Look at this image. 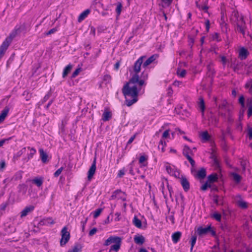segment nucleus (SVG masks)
<instances>
[{"label":"nucleus","instance_id":"obj_36","mask_svg":"<svg viewBox=\"0 0 252 252\" xmlns=\"http://www.w3.org/2000/svg\"><path fill=\"white\" fill-rule=\"evenodd\" d=\"M227 102L225 100H223L221 103L219 105L218 108L220 110L225 109L226 108Z\"/></svg>","mask_w":252,"mask_h":252},{"label":"nucleus","instance_id":"obj_24","mask_svg":"<svg viewBox=\"0 0 252 252\" xmlns=\"http://www.w3.org/2000/svg\"><path fill=\"white\" fill-rule=\"evenodd\" d=\"M32 183L36 185L37 187H40L43 183V180L42 177H36L32 180Z\"/></svg>","mask_w":252,"mask_h":252},{"label":"nucleus","instance_id":"obj_29","mask_svg":"<svg viewBox=\"0 0 252 252\" xmlns=\"http://www.w3.org/2000/svg\"><path fill=\"white\" fill-rule=\"evenodd\" d=\"M122 195L121 197L123 201H125L126 200V197L124 193L121 190H116L114 192V194L112 195V198H113L114 196L117 197V195Z\"/></svg>","mask_w":252,"mask_h":252},{"label":"nucleus","instance_id":"obj_3","mask_svg":"<svg viewBox=\"0 0 252 252\" xmlns=\"http://www.w3.org/2000/svg\"><path fill=\"white\" fill-rule=\"evenodd\" d=\"M15 34H10V35L5 38L0 46V60L4 56L6 51L10 45L13 38L15 37Z\"/></svg>","mask_w":252,"mask_h":252},{"label":"nucleus","instance_id":"obj_22","mask_svg":"<svg viewBox=\"0 0 252 252\" xmlns=\"http://www.w3.org/2000/svg\"><path fill=\"white\" fill-rule=\"evenodd\" d=\"M9 112V108L7 107H5L4 109L1 111L0 114V123L2 122L7 116Z\"/></svg>","mask_w":252,"mask_h":252},{"label":"nucleus","instance_id":"obj_41","mask_svg":"<svg viewBox=\"0 0 252 252\" xmlns=\"http://www.w3.org/2000/svg\"><path fill=\"white\" fill-rule=\"evenodd\" d=\"M170 130L167 129L162 134V139H166L169 137L170 134H169Z\"/></svg>","mask_w":252,"mask_h":252},{"label":"nucleus","instance_id":"obj_44","mask_svg":"<svg viewBox=\"0 0 252 252\" xmlns=\"http://www.w3.org/2000/svg\"><path fill=\"white\" fill-rule=\"evenodd\" d=\"M126 170L125 168L120 170L118 173V177L119 178L122 177L125 174Z\"/></svg>","mask_w":252,"mask_h":252},{"label":"nucleus","instance_id":"obj_51","mask_svg":"<svg viewBox=\"0 0 252 252\" xmlns=\"http://www.w3.org/2000/svg\"><path fill=\"white\" fill-rule=\"evenodd\" d=\"M97 231V229L96 228H95V227L93 228L89 231V236H92L94 235V234H95Z\"/></svg>","mask_w":252,"mask_h":252},{"label":"nucleus","instance_id":"obj_57","mask_svg":"<svg viewBox=\"0 0 252 252\" xmlns=\"http://www.w3.org/2000/svg\"><path fill=\"white\" fill-rule=\"evenodd\" d=\"M248 135L250 139H252V128L248 129Z\"/></svg>","mask_w":252,"mask_h":252},{"label":"nucleus","instance_id":"obj_28","mask_svg":"<svg viewBox=\"0 0 252 252\" xmlns=\"http://www.w3.org/2000/svg\"><path fill=\"white\" fill-rule=\"evenodd\" d=\"M206 175V170L204 168H202L199 170L196 174V177L199 179H203L205 178Z\"/></svg>","mask_w":252,"mask_h":252},{"label":"nucleus","instance_id":"obj_43","mask_svg":"<svg viewBox=\"0 0 252 252\" xmlns=\"http://www.w3.org/2000/svg\"><path fill=\"white\" fill-rule=\"evenodd\" d=\"M64 168L63 167H61L59 169H58L54 174V176L55 177H58L62 173Z\"/></svg>","mask_w":252,"mask_h":252},{"label":"nucleus","instance_id":"obj_52","mask_svg":"<svg viewBox=\"0 0 252 252\" xmlns=\"http://www.w3.org/2000/svg\"><path fill=\"white\" fill-rule=\"evenodd\" d=\"M196 241V236H192L191 238V246H192V247H193L194 245L195 244Z\"/></svg>","mask_w":252,"mask_h":252},{"label":"nucleus","instance_id":"obj_14","mask_svg":"<svg viewBox=\"0 0 252 252\" xmlns=\"http://www.w3.org/2000/svg\"><path fill=\"white\" fill-rule=\"evenodd\" d=\"M55 223L54 220L51 218H45L39 222L41 225H49Z\"/></svg>","mask_w":252,"mask_h":252},{"label":"nucleus","instance_id":"obj_54","mask_svg":"<svg viewBox=\"0 0 252 252\" xmlns=\"http://www.w3.org/2000/svg\"><path fill=\"white\" fill-rule=\"evenodd\" d=\"M205 27H206V31L207 32H208L209 30V29H210V21H209V20H206L205 21Z\"/></svg>","mask_w":252,"mask_h":252},{"label":"nucleus","instance_id":"obj_4","mask_svg":"<svg viewBox=\"0 0 252 252\" xmlns=\"http://www.w3.org/2000/svg\"><path fill=\"white\" fill-rule=\"evenodd\" d=\"M61 239L60 240V245L63 247L66 245V244L69 241L70 235L69 232L68 231V228L67 226H64L61 230Z\"/></svg>","mask_w":252,"mask_h":252},{"label":"nucleus","instance_id":"obj_9","mask_svg":"<svg viewBox=\"0 0 252 252\" xmlns=\"http://www.w3.org/2000/svg\"><path fill=\"white\" fill-rule=\"evenodd\" d=\"M234 201L236 204L240 208L242 209H246L248 207V204L246 202L243 200L241 196L237 195L234 198Z\"/></svg>","mask_w":252,"mask_h":252},{"label":"nucleus","instance_id":"obj_2","mask_svg":"<svg viewBox=\"0 0 252 252\" xmlns=\"http://www.w3.org/2000/svg\"><path fill=\"white\" fill-rule=\"evenodd\" d=\"M121 243L122 239L120 237L111 236L105 240L104 246H107L113 244L111 246L110 252H117L120 248Z\"/></svg>","mask_w":252,"mask_h":252},{"label":"nucleus","instance_id":"obj_6","mask_svg":"<svg viewBox=\"0 0 252 252\" xmlns=\"http://www.w3.org/2000/svg\"><path fill=\"white\" fill-rule=\"evenodd\" d=\"M183 155L187 158L192 167L195 165V161L191 158L193 152L188 146H185L183 151Z\"/></svg>","mask_w":252,"mask_h":252},{"label":"nucleus","instance_id":"obj_60","mask_svg":"<svg viewBox=\"0 0 252 252\" xmlns=\"http://www.w3.org/2000/svg\"><path fill=\"white\" fill-rule=\"evenodd\" d=\"M11 139V138L10 137L9 139H2L1 141H0V147H2L6 141L8 140L9 139Z\"/></svg>","mask_w":252,"mask_h":252},{"label":"nucleus","instance_id":"obj_25","mask_svg":"<svg viewBox=\"0 0 252 252\" xmlns=\"http://www.w3.org/2000/svg\"><path fill=\"white\" fill-rule=\"evenodd\" d=\"M132 223L135 226L138 228H141L142 227L141 221L136 216H135L133 219Z\"/></svg>","mask_w":252,"mask_h":252},{"label":"nucleus","instance_id":"obj_47","mask_svg":"<svg viewBox=\"0 0 252 252\" xmlns=\"http://www.w3.org/2000/svg\"><path fill=\"white\" fill-rule=\"evenodd\" d=\"M147 159H148V157L147 156H144V155L141 156L139 158V162L140 163H143L144 161L147 160Z\"/></svg>","mask_w":252,"mask_h":252},{"label":"nucleus","instance_id":"obj_23","mask_svg":"<svg viewBox=\"0 0 252 252\" xmlns=\"http://www.w3.org/2000/svg\"><path fill=\"white\" fill-rule=\"evenodd\" d=\"M247 103L248 107V116L250 117L252 115V99H247Z\"/></svg>","mask_w":252,"mask_h":252},{"label":"nucleus","instance_id":"obj_37","mask_svg":"<svg viewBox=\"0 0 252 252\" xmlns=\"http://www.w3.org/2000/svg\"><path fill=\"white\" fill-rule=\"evenodd\" d=\"M18 189L19 191H23V194H25L26 192V186L24 184H21L18 186Z\"/></svg>","mask_w":252,"mask_h":252},{"label":"nucleus","instance_id":"obj_17","mask_svg":"<svg viewBox=\"0 0 252 252\" xmlns=\"http://www.w3.org/2000/svg\"><path fill=\"white\" fill-rule=\"evenodd\" d=\"M82 249V246L80 244H77L69 249L67 252H81Z\"/></svg>","mask_w":252,"mask_h":252},{"label":"nucleus","instance_id":"obj_62","mask_svg":"<svg viewBox=\"0 0 252 252\" xmlns=\"http://www.w3.org/2000/svg\"><path fill=\"white\" fill-rule=\"evenodd\" d=\"M135 138V135H134L133 136H131L129 139L128 140L127 143V144H131L133 141V140H134Z\"/></svg>","mask_w":252,"mask_h":252},{"label":"nucleus","instance_id":"obj_59","mask_svg":"<svg viewBox=\"0 0 252 252\" xmlns=\"http://www.w3.org/2000/svg\"><path fill=\"white\" fill-rule=\"evenodd\" d=\"M5 162L4 160H1L0 161V168L3 169L5 167Z\"/></svg>","mask_w":252,"mask_h":252},{"label":"nucleus","instance_id":"obj_18","mask_svg":"<svg viewBox=\"0 0 252 252\" xmlns=\"http://www.w3.org/2000/svg\"><path fill=\"white\" fill-rule=\"evenodd\" d=\"M134 241L137 244L142 245L145 242V238L142 235H135Z\"/></svg>","mask_w":252,"mask_h":252},{"label":"nucleus","instance_id":"obj_48","mask_svg":"<svg viewBox=\"0 0 252 252\" xmlns=\"http://www.w3.org/2000/svg\"><path fill=\"white\" fill-rule=\"evenodd\" d=\"M101 211H102L101 209H97L96 210H95L94 213V218H96L97 217H98L100 215Z\"/></svg>","mask_w":252,"mask_h":252},{"label":"nucleus","instance_id":"obj_34","mask_svg":"<svg viewBox=\"0 0 252 252\" xmlns=\"http://www.w3.org/2000/svg\"><path fill=\"white\" fill-rule=\"evenodd\" d=\"M245 88L249 90V93L252 94V80H250L246 83Z\"/></svg>","mask_w":252,"mask_h":252},{"label":"nucleus","instance_id":"obj_27","mask_svg":"<svg viewBox=\"0 0 252 252\" xmlns=\"http://www.w3.org/2000/svg\"><path fill=\"white\" fill-rule=\"evenodd\" d=\"M200 136L202 140L207 141L209 140L210 136L207 131L202 132L200 133Z\"/></svg>","mask_w":252,"mask_h":252},{"label":"nucleus","instance_id":"obj_16","mask_svg":"<svg viewBox=\"0 0 252 252\" xmlns=\"http://www.w3.org/2000/svg\"><path fill=\"white\" fill-rule=\"evenodd\" d=\"M158 58V55L156 54L153 55L149 57L143 64V67H146L151 63H152Z\"/></svg>","mask_w":252,"mask_h":252},{"label":"nucleus","instance_id":"obj_21","mask_svg":"<svg viewBox=\"0 0 252 252\" xmlns=\"http://www.w3.org/2000/svg\"><path fill=\"white\" fill-rule=\"evenodd\" d=\"M40 157L43 163H46L47 161L48 155L46 152L44 151L42 149H40L39 150Z\"/></svg>","mask_w":252,"mask_h":252},{"label":"nucleus","instance_id":"obj_61","mask_svg":"<svg viewBox=\"0 0 252 252\" xmlns=\"http://www.w3.org/2000/svg\"><path fill=\"white\" fill-rule=\"evenodd\" d=\"M26 94H27V96L26 97V100H27V101H28V100H30V99L31 97V94H30L29 95H28V94H29V93H28V92H27V91H25V92L23 93V95H26Z\"/></svg>","mask_w":252,"mask_h":252},{"label":"nucleus","instance_id":"obj_7","mask_svg":"<svg viewBox=\"0 0 252 252\" xmlns=\"http://www.w3.org/2000/svg\"><path fill=\"white\" fill-rule=\"evenodd\" d=\"M209 232H210L213 236H215L216 235L215 232L212 230L211 225L207 226L205 227L200 226L198 227L197 229V233L199 236L206 235Z\"/></svg>","mask_w":252,"mask_h":252},{"label":"nucleus","instance_id":"obj_12","mask_svg":"<svg viewBox=\"0 0 252 252\" xmlns=\"http://www.w3.org/2000/svg\"><path fill=\"white\" fill-rule=\"evenodd\" d=\"M180 183L181 184L185 191H187L189 190L190 185L189 182L188 181L186 178L184 177H182L180 179Z\"/></svg>","mask_w":252,"mask_h":252},{"label":"nucleus","instance_id":"obj_49","mask_svg":"<svg viewBox=\"0 0 252 252\" xmlns=\"http://www.w3.org/2000/svg\"><path fill=\"white\" fill-rule=\"evenodd\" d=\"M102 0H94V4L97 5L99 7H102L103 4L101 3Z\"/></svg>","mask_w":252,"mask_h":252},{"label":"nucleus","instance_id":"obj_32","mask_svg":"<svg viewBox=\"0 0 252 252\" xmlns=\"http://www.w3.org/2000/svg\"><path fill=\"white\" fill-rule=\"evenodd\" d=\"M218 180V175L216 174L210 175L208 177V180L210 183H213L217 181Z\"/></svg>","mask_w":252,"mask_h":252},{"label":"nucleus","instance_id":"obj_63","mask_svg":"<svg viewBox=\"0 0 252 252\" xmlns=\"http://www.w3.org/2000/svg\"><path fill=\"white\" fill-rule=\"evenodd\" d=\"M90 33L92 34L93 36H94L95 34V30L94 27H91L90 29Z\"/></svg>","mask_w":252,"mask_h":252},{"label":"nucleus","instance_id":"obj_20","mask_svg":"<svg viewBox=\"0 0 252 252\" xmlns=\"http://www.w3.org/2000/svg\"><path fill=\"white\" fill-rule=\"evenodd\" d=\"M91 11L90 9H87L86 10H85V11H84L83 12H82L79 17H78V21L79 22H81L82 21H83V20H84L87 16L89 14V13H90Z\"/></svg>","mask_w":252,"mask_h":252},{"label":"nucleus","instance_id":"obj_64","mask_svg":"<svg viewBox=\"0 0 252 252\" xmlns=\"http://www.w3.org/2000/svg\"><path fill=\"white\" fill-rule=\"evenodd\" d=\"M111 79V77L110 76V75H105L104 76V78H103V79L105 81H110Z\"/></svg>","mask_w":252,"mask_h":252},{"label":"nucleus","instance_id":"obj_15","mask_svg":"<svg viewBox=\"0 0 252 252\" xmlns=\"http://www.w3.org/2000/svg\"><path fill=\"white\" fill-rule=\"evenodd\" d=\"M165 167L167 172L171 175L175 177H177L179 175V172L172 168L170 165H166Z\"/></svg>","mask_w":252,"mask_h":252},{"label":"nucleus","instance_id":"obj_33","mask_svg":"<svg viewBox=\"0 0 252 252\" xmlns=\"http://www.w3.org/2000/svg\"><path fill=\"white\" fill-rule=\"evenodd\" d=\"M111 117V114L109 111H105L102 115V120L104 121H107Z\"/></svg>","mask_w":252,"mask_h":252},{"label":"nucleus","instance_id":"obj_56","mask_svg":"<svg viewBox=\"0 0 252 252\" xmlns=\"http://www.w3.org/2000/svg\"><path fill=\"white\" fill-rule=\"evenodd\" d=\"M221 62H222L223 65L224 66L227 62V59L224 56H221Z\"/></svg>","mask_w":252,"mask_h":252},{"label":"nucleus","instance_id":"obj_40","mask_svg":"<svg viewBox=\"0 0 252 252\" xmlns=\"http://www.w3.org/2000/svg\"><path fill=\"white\" fill-rule=\"evenodd\" d=\"M196 6L201 10H204L205 12H207L208 9V7L206 5H200L196 2Z\"/></svg>","mask_w":252,"mask_h":252},{"label":"nucleus","instance_id":"obj_11","mask_svg":"<svg viewBox=\"0 0 252 252\" xmlns=\"http://www.w3.org/2000/svg\"><path fill=\"white\" fill-rule=\"evenodd\" d=\"M34 209V206L33 205H29L26 206L21 212L20 217L23 218L27 216Z\"/></svg>","mask_w":252,"mask_h":252},{"label":"nucleus","instance_id":"obj_39","mask_svg":"<svg viewBox=\"0 0 252 252\" xmlns=\"http://www.w3.org/2000/svg\"><path fill=\"white\" fill-rule=\"evenodd\" d=\"M213 218L215 219L218 221H220L221 220V215L218 213H215L213 215Z\"/></svg>","mask_w":252,"mask_h":252},{"label":"nucleus","instance_id":"obj_42","mask_svg":"<svg viewBox=\"0 0 252 252\" xmlns=\"http://www.w3.org/2000/svg\"><path fill=\"white\" fill-rule=\"evenodd\" d=\"M186 73H187L186 70L185 69H182L181 70L177 71L178 75L181 77H185L186 74Z\"/></svg>","mask_w":252,"mask_h":252},{"label":"nucleus","instance_id":"obj_53","mask_svg":"<svg viewBox=\"0 0 252 252\" xmlns=\"http://www.w3.org/2000/svg\"><path fill=\"white\" fill-rule=\"evenodd\" d=\"M208 187H210V185H208V183H206L201 186V189L202 190H206Z\"/></svg>","mask_w":252,"mask_h":252},{"label":"nucleus","instance_id":"obj_35","mask_svg":"<svg viewBox=\"0 0 252 252\" xmlns=\"http://www.w3.org/2000/svg\"><path fill=\"white\" fill-rule=\"evenodd\" d=\"M28 149L30 150V153L28 154V159L32 158L33 155L36 153V150L34 148H31L30 147H28Z\"/></svg>","mask_w":252,"mask_h":252},{"label":"nucleus","instance_id":"obj_10","mask_svg":"<svg viewBox=\"0 0 252 252\" xmlns=\"http://www.w3.org/2000/svg\"><path fill=\"white\" fill-rule=\"evenodd\" d=\"M249 52L248 50L244 47H241L238 51V57L241 60H245L248 55Z\"/></svg>","mask_w":252,"mask_h":252},{"label":"nucleus","instance_id":"obj_1","mask_svg":"<svg viewBox=\"0 0 252 252\" xmlns=\"http://www.w3.org/2000/svg\"><path fill=\"white\" fill-rule=\"evenodd\" d=\"M144 58L145 56H142L134 63L133 74L129 82L123 87V93L126 97V104L127 106L132 105L137 101L138 93L148 78V73L145 71H143L140 77L138 75Z\"/></svg>","mask_w":252,"mask_h":252},{"label":"nucleus","instance_id":"obj_46","mask_svg":"<svg viewBox=\"0 0 252 252\" xmlns=\"http://www.w3.org/2000/svg\"><path fill=\"white\" fill-rule=\"evenodd\" d=\"M81 71V68H78L76 69L73 72V73L72 74V77L75 78L76 76H77L79 74V73Z\"/></svg>","mask_w":252,"mask_h":252},{"label":"nucleus","instance_id":"obj_50","mask_svg":"<svg viewBox=\"0 0 252 252\" xmlns=\"http://www.w3.org/2000/svg\"><path fill=\"white\" fill-rule=\"evenodd\" d=\"M245 99L243 96H241L239 98V102L241 104L242 107H244L245 103H244Z\"/></svg>","mask_w":252,"mask_h":252},{"label":"nucleus","instance_id":"obj_55","mask_svg":"<svg viewBox=\"0 0 252 252\" xmlns=\"http://www.w3.org/2000/svg\"><path fill=\"white\" fill-rule=\"evenodd\" d=\"M115 215L116 216V217L115 218V220L116 221H119L120 220V219H121V218H120L121 214H120V213L117 212V213H115Z\"/></svg>","mask_w":252,"mask_h":252},{"label":"nucleus","instance_id":"obj_5","mask_svg":"<svg viewBox=\"0 0 252 252\" xmlns=\"http://www.w3.org/2000/svg\"><path fill=\"white\" fill-rule=\"evenodd\" d=\"M236 25L237 31L244 35L246 27L245 22L244 20V17L242 15H239L238 14Z\"/></svg>","mask_w":252,"mask_h":252},{"label":"nucleus","instance_id":"obj_30","mask_svg":"<svg viewBox=\"0 0 252 252\" xmlns=\"http://www.w3.org/2000/svg\"><path fill=\"white\" fill-rule=\"evenodd\" d=\"M219 122V119L215 116H212L210 117V118L209 119V123L210 125H212L213 126H217Z\"/></svg>","mask_w":252,"mask_h":252},{"label":"nucleus","instance_id":"obj_8","mask_svg":"<svg viewBox=\"0 0 252 252\" xmlns=\"http://www.w3.org/2000/svg\"><path fill=\"white\" fill-rule=\"evenodd\" d=\"M96 158H95L93 162V163L90 167L88 172V180L91 181L93 178L96 171Z\"/></svg>","mask_w":252,"mask_h":252},{"label":"nucleus","instance_id":"obj_19","mask_svg":"<svg viewBox=\"0 0 252 252\" xmlns=\"http://www.w3.org/2000/svg\"><path fill=\"white\" fill-rule=\"evenodd\" d=\"M181 233L179 231L176 232L172 234V239L174 243H177L181 238Z\"/></svg>","mask_w":252,"mask_h":252},{"label":"nucleus","instance_id":"obj_13","mask_svg":"<svg viewBox=\"0 0 252 252\" xmlns=\"http://www.w3.org/2000/svg\"><path fill=\"white\" fill-rule=\"evenodd\" d=\"M197 105L198 109L201 111L202 116H203L204 115L205 105L204 99L202 97H199Z\"/></svg>","mask_w":252,"mask_h":252},{"label":"nucleus","instance_id":"obj_38","mask_svg":"<svg viewBox=\"0 0 252 252\" xmlns=\"http://www.w3.org/2000/svg\"><path fill=\"white\" fill-rule=\"evenodd\" d=\"M122 6H123L121 3L119 2L117 3L116 11L118 15L120 14L122 11Z\"/></svg>","mask_w":252,"mask_h":252},{"label":"nucleus","instance_id":"obj_31","mask_svg":"<svg viewBox=\"0 0 252 252\" xmlns=\"http://www.w3.org/2000/svg\"><path fill=\"white\" fill-rule=\"evenodd\" d=\"M231 176L233 180L237 183H239L241 180V177L236 173H232Z\"/></svg>","mask_w":252,"mask_h":252},{"label":"nucleus","instance_id":"obj_26","mask_svg":"<svg viewBox=\"0 0 252 252\" xmlns=\"http://www.w3.org/2000/svg\"><path fill=\"white\" fill-rule=\"evenodd\" d=\"M72 68V65L71 64H68L63 69V77L65 78L68 74L70 72Z\"/></svg>","mask_w":252,"mask_h":252},{"label":"nucleus","instance_id":"obj_45","mask_svg":"<svg viewBox=\"0 0 252 252\" xmlns=\"http://www.w3.org/2000/svg\"><path fill=\"white\" fill-rule=\"evenodd\" d=\"M213 201L216 204L218 205L221 203L220 197L218 195H215L213 196Z\"/></svg>","mask_w":252,"mask_h":252},{"label":"nucleus","instance_id":"obj_58","mask_svg":"<svg viewBox=\"0 0 252 252\" xmlns=\"http://www.w3.org/2000/svg\"><path fill=\"white\" fill-rule=\"evenodd\" d=\"M163 139H161L160 140V142H159V145H158V149H160V146L161 145L162 146H164V147H165L166 145V143L165 141H163L162 140Z\"/></svg>","mask_w":252,"mask_h":252}]
</instances>
